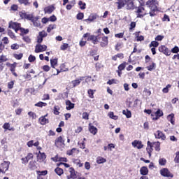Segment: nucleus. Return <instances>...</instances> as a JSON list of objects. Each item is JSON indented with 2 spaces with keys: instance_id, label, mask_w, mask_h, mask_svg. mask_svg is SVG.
Here are the masks:
<instances>
[{
  "instance_id": "nucleus-41",
  "label": "nucleus",
  "mask_w": 179,
  "mask_h": 179,
  "mask_svg": "<svg viewBox=\"0 0 179 179\" xmlns=\"http://www.w3.org/2000/svg\"><path fill=\"white\" fill-rule=\"evenodd\" d=\"M159 163L160 166H166V163H167V161L164 158H160L159 159Z\"/></svg>"
},
{
  "instance_id": "nucleus-44",
  "label": "nucleus",
  "mask_w": 179,
  "mask_h": 179,
  "mask_svg": "<svg viewBox=\"0 0 179 179\" xmlns=\"http://www.w3.org/2000/svg\"><path fill=\"white\" fill-rule=\"evenodd\" d=\"M155 68H156V64L155 63H152L151 65L147 66V69L148 71H153V69H155Z\"/></svg>"
},
{
  "instance_id": "nucleus-58",
  "label": "nucleus",
  "mask_w": 179,
  "mask_h": 179,
  "mask_svg": "<svg viewBox=\"0 0 179 179\" xmlns=\"http://www.w3.org/2000/svg\"><path fill=\"white\" fill-rule=\"evenodd\" d=\"M175 163H179V151L176 152V157L174 159Z\"/></svg>"
},
{
  "instance_id": "nucleus-60",
  "label": "nucleus",
  "mask_w": 179,
  "mask_h": 179,
  "mask_svg": "<svg viewBox=\"0 0 179 179\" xmlns=\"http://www.w3.org/2000/svg\"><path fill=\"white\" fill-rule=\"evenodd\" d=\"M39 36L42 37L44 38V37H47V34L45 33V31H42L39 32Z\"/></svg>"
},
{
  "instance_id": "nucleus-40",
  "label": "nucleus",
  "mask_w": 179,
  "mask_h": 179,
  "mask_svg": "<svg viewBox=\"0 0 179 179\" xmlns=\"http://www.w3.org/2000/svg\"><path fill=\"white\" fill-rule=\"evenodd\" d=\"M78 5L80 6V9H86V3H83V1H79Z\"/></svg>"
},
{
  "instance_id": "nucleus-61",
  "label": "nucleus",
  "mask_w": 179,
  "mask_h": 179,
  "mask_svg": "<svg viewBox=\"0 0 179 179\" xmlns=\"http://www.w3.org/2000/svg\"><path fill=\"white\" fill-rule=\"evenodd\" d=\"M83 120H89V113H87V112H84L83 113Z\"/></svg>"
},
{
  "instance_id": "nucleus-59",
  "label": "nucleus",
  "mask_w": 179,
  "mask_h": 179,
  "mask_svg": "<svg viewBox=\"0 0 179 179\" xmlns=\"http://www.w3.org/2000/svg\"><path fill=\"white\" fill-rule=\"evenodd\" d=\"M115 37H116V38H122V37H124V33L121 32L119 34H115Z\"/></svg>"
},
{
  "instance_id": "nucleus-8",
  "label": "nucleus",
  "mask_w": 179,
  "mask_h": 179,
  "mask_svg": "<svg viewBox=\"0 0 179 179\" xmlns=\"http://www.w3.org/2000/svg\"><path fill=\"white\" fill-rule=\"evenodd\" d=\"M160 174L163 177H170L171 178H173V176L171 173H170V171L167 169L166 168H164L161 169Z\"/></svg>"
},
{
  "instance_id": "nucleus-19",
  "label": "nucleus",
  "mask_w": 179,
  "mask_h": 179,
  "mask_svg": "<svg viewBox=\"0 0 179 179\" xmlns=\"http://www.w3.org/2000/svg\"><path fill=\"white\" fill-rule=\"evenodd\" d=\"M155 135V138H157V139H162V141H164V139H166V135H164V134H163V132L160 131H157Z\"/></svg>"
},
{
  "instance_id": "nucleus-38",
  "label": "nucleus",
  "mask_w": 179,
  "mask_h": 179,
  "mask_svg": "<svg viewBox=\"0 0 179 179\" xmlns=\"http://www.w3.org/2000/svg\"><path fill=\"white\" fill-rule=\"evenodd\" d=\"M8 61V59L6 58V56L1 55L0 57V68L2 66L3 62H6Z\"/></svg>"
},
{
  "instance_id": "nucleus-62",
  "label": "nucleus",
  "mask_w": 179,
  "mask_h": 179,
  "mask_svg": "<svg viewBox=\"0 0 179 179\" xmlns=\"http://www.w3.org/2000/svg\"><path fill=\"white\" fill-rule=\"evenodd\" d=\"M11 50H19V45L17 43L11 45Z\"/></svg>"
},
{
  "instance_id": "nucleus-28",
  "label": "nucleus",
  "mask_w": 179,
  "mask_h": 179,
  "mask_svg": "<svg viewBox=\"0 0 179 179\" xmlns=\"http://www.w3.org/2000/svg\"><path fill=\"white\" fill-rule=\"evenodd\" d=\"M29 169H30V170H36L37 169V165H36L35 161H31L29 162Z\"/></svg>"
},
{
  "instance_id": "nucleus-63",
  "label": "nucleus",
  "mask_w": 179,
  "mask_h": 179,
  "mask_svg": "<svg viewBox=\"0 0 179 179\" xmlns=\"http://www.w3.org/2000/svg\"><path fill=\"white\" fill-rule=\"evenodd\" d=\"M13 85H15V82L10 81L8 83V89H13Z\"/></svg>"
},
{
  "instance_id": "nucleus-26",
  "label": "nucleus",
  "mask_w": 179,
  "mask_h": 179,
  "mask_svg": "<svg viewBox=\"0 0 179 179\" xmlns=\"http://www.w3.org/2000/svg\"><path fill=\"white\" fill-rule=\"evenodd\" d=\"M89 131L91 134H92V135H96V134H97V129L96 128V127L90 124L89 126Z\"/></svg>"
},
{
  "instance_id": "nucleus-35",
  "label": "nucleus",
  "mask_w": 179,
  "mask_h": 179,
  "mask_svg": "<svg viewBox=\"0 0 179 179\" xmlns=\"http://www.w3.org/2000/svg\"><path fill=\"white\" fill-rule=\"evenodd\" d=\"M20 3L24 5L25 6H30L31 3L29 0H19Z\"/></svg>"
},
{
  "instance_id": "nucleus-6",
  "label": "nucleus",
  "mask_w": 179,
  "mask_h": 179,
  "mask_svg": "<svg viewBox=\"0 0 179 179\" xmlns=\"http://www.w3.org/2000/svg\"><path fill=\"white\" fill-rule=\"evenodd\" d=\"M8 27L15 30V33H17L20 29V24L19 22H10Z\"/></svg>"
},
{
  "instance_id": "nucleus-46",
  "label": "nucleus",
  "mask_w": 179,
  "mask_h": 179,
  "mask_svg": "<svg viewBox=\"0 0 179 179\" xmlns=\"http://www.w3.org/2000/svg\"><path fill=\"white\" fill-rule=\"evenodd\" d=\"M127 65V62L122 63L120 65L118 66L119 71H124L125 69V66Z\"/></svg>"
},
{
  "instance_id": "nucleus-10",
  "label": "nucleus",
  "mask_w": 179,
  "mask_h": 179,
  "mask_svg": "<svg viewBox=\"0 0 179 179\" xmlns=\"http://www.w3.org/2000/svg\"><path fill=\"white\" fill-rule=\"evenodd\" d=\"M10 164V162L9 161H4L1 164V169L4 171V173L9 170V166Z\"/></svg>"
},
{
  "instance_id": "nucleus-18",
  "label": "nucleus",
  "mask_w": 179,
  "mask_h": 179,
  "mask_svg": "<svg viewBox=\"0 0 179 179\" xmlns=\"http://www.w3.org/2000/svg\"><path fill=\"white\" fill-rule=\"evenodd\" d=\"M66 110H72L75 108V103H72L70 100L66 101Z\"/></svg>"
},
{
  "instance_id": "nucleus-12",
  "label": "nucleus",
  "mask_w": 179,
  "mask_h": 179,
  "mask_svg": "<svg viewBox=\"0 0 179 179\" xmlns=\"http://www.w3.org/2000/svg\"><path fill=\"white\" fill-rule=\"evenodd\" d=\"M83 80V77H80V79L78 80H74L73 81H71L70 83L71 87L73 88V87H76V86H79V85H80V82H82Z\"/></svg>"
},
{
  "instance_id": "nucleus-31",
  "label": "nucleus",
  "mask_w": 179,
  "mask_h": 179,
  "mask_svg": "<svg viewBox=\"0 0 179 179\" xmlns=\"http://www.w3.org/2000/svg\"><path fill=\"white\" fill-rule=\"evenodd\" d=\"M3 129H8V131H15V128L10 127V124L9 123H5L3 125Z\"/></svg>"
},
{
  "instance_id": "nucleus-16",
  "label": "nucleus",
  "mask_w": 179,
  "mask_h": 179,
  "mask_svg": "<svg viewBox=\"0 0 179 179\" xmlns=\"http://www.w3.org/2000/svg\"><path fill=\"white\" fill-rule=\"evenodd\" d=\"M127 0H117V2H116L117 5V9H122L127 5Z\"/></svg>"
},
{
  "instance_id": "nucleus-42",
  "label": "nucleus",
  "mask_w": 179,
  "mask_h": 179,
  "mask_svg": "<svg viewBox=\"0 0 179 179\" xmlns=\"http://www.w3.org/2000/svg\"><path fill=\"white\" fill-rule=\"evenodd\" d=\"M36 174L39 175L41 176H47V174H48V171H37Z\"/></svg>"
},
{
  "instance_id": "nucleus-37",
  "label": "nucleus",
  "mask_w": 179,
  "mask_h": 179,
  "mask_svg": "<svg viewBox=\"0 0 179 179\" xmlns=\"http://www.w3.org/2000/svg\"><path fill=\"white\" fill-rule=\"evenodd\" d=\"M54 29H57V25L55 24H50L47 29L48 33H51L52 30H54Z\"/></svg>"
},
{
  "instance_id": "nucleus-3",
  "label": "nucleus",
  "mask_w": 179,
  "mask_h": 179,
  "mask_svg": "<svg viewBox=\"0 0 179 179\" xmlns=\"http://www.w3.org/2000/svg\"><path fill=\"white\" fill-rule=\"evenodd\" d=\"M55 145L57 146V148H64V146H65V140H64L62 136H60L56 138Z\"/></svg>"
},
{
  "instance_id": "nucleus-64",
  "label": "nucleus",
  "mask_w": 179,
  "mask_h": 179,
  "mask_svg": "<svg viewBox=\"0 0 179 179\" xmlns=\"http://www.w3.org/2000/svg\"><path fill=\"white\" fill-rule=\"evenodd\" d=\"M23 40L24 41H25L26 43H30L31 40H30V38H29V36H23Z\"/></svg>"
},
{
  "instance_id": "nucleus-30",
  "label": "nucleus",
  "mask_w": 179,
  "mask_h": 179,
  "mask_svg": "<svg viewBox=\"0 0 179 179\" xmlns=\"http://www.w3.org/2000/svg\"><path fill=\"white\" fill-rule=\"evenodd\" d=\"M50 65L52 68H55L58 65V59H50Z\"/></svg>"
},
{
  "instance_id": "nucleus-43",
  "label": "nucleus",
  "mask_w": 179,
  "mask_h": 179,
  "mask_svg": "<svg viewBox=\"0 0 179 179\" xmlns=\"http://www.w3.org/2000/svg\"><path fill=\"white\" fill-rule=\"evenodd\" d=\"M35 106L36 107H45V106H47V103L40 101L36 103Z\"/></svg>"
},
{
  "instance_id": "nucleus-23",
  "label": "nucleus",
  "mask_w": 179,
  "mask_h": 179,
  "mask_svg": "<svg viewBox=\"0 0 179 179\" xmlns=\"http://www.w3.org/2000/svg\"><path fill=\"white\" fill-rule=\"evenodd\" d=\"M149 173V170L148 169V167L146 166H143L140 169V173L141 176H148Z\"/></svg>"
},
{
  "instance_id": "nucleus-7",
  "label": "nucleus",
  "mask_w": 179,
  "mask_h": 179,
  "mask_svg": "<svg viewBox=\"0 0 179 179\" xmlns=\"http://www.w3.org/2000/svg\"><path fill=\"white\" fill-rule=\"evenodd\" d=\"M20 16L22 17V19H27V20L34 22V17H33V14H27L24 12H20Z\"/></svg>"
},
{
  "instance_id": "nucleus-48",
  "label": "nucleus",
  "mask_w": 179,
  "mask_h": 179,
  "mask_svg": "<svg viewBox=\"0 0 179 179\" xmlns=\"http://www.w3.org/2000/svg\"><path fill=\"white\" fill-rule=\"evenodd\" d=\"M28 60L29 61V62H34L36 61V56L30 55L28 57Z\"/></svg>"
},
{
  "instance_id": "nucleus-57",
  "label": "nucleus",
  "mask_w": 179,
  "mask_h": 179,
  "mask_svg": "<svg viewBox=\"0 0 179 179\" xmlns=\"http://www.w3.org/2000/svg\"><path fill=\"white\" fill-rule=\"evenodd\" d=\"M163 38H164V36L158 35L155 38V41H162V40H163Z\"/></svg>"
},
{
  "instance_id": "nucleus-25",
  "label": "nucleus",
  "mask_w": 179,
  "mask_h": 179,
  "mask_svg": "<svg viewBox=\"0 0 179 179\" xmlns=\"http://www.w3.org/2000/svg\"><path fill=\"white\" fill-rule=\"evenodd\" d=\"M99 38L97 36L94 35H90V36L87 38V41H92L93 44H96V43L98 41Z\"/></svg>"
},
{
  "instance_id": "nucleus-5",
  "label": "nucleus",
  "mask_w": 179,
  "mask_h": 179,
  "mask_svg": "<svg viewBox=\"0 0 179 179\" xmlns=\"http://www.w3.org/2000/svg\"><path fill=\"white\" fill-rule=\"evenodd\" d=\"M47 50V45H41V44H37L35 46V52L36 54H38V52H44V51Z\"/></svg>"
},
{
  "instance_id": "nucleus-51",
  "label": "nucleus",
  "mask_w": 179,
  "mask_h": 179,
  "mask_svg": "<svg viewBox=\"0 0 179 179\" xmlns=\"http://www.w3.org/2000/svg\"><path fill=\"white\" fill-rule=\"evenodd\" d=\"M170 87H171V85L168 84L166 87H164L162 90L163 93H167L169 92V89H170Z\"/></svg>"
},
{
  "instance_id": "nucleus-45",
  "label": "nucleus",
  "mask_w": 179,
  "mask_h": 179,
  "mask_svg": "<svg viewBox=\"0 0 179 179\" xmlns=\"http://www.w3.org/2000/svg\"><path fill=\"white\" fill-rule=\"evenodd\" d=\"M150 47H159V42L156 41H152L150 44Z\"/></svg>"
},
{
  "instance_id": "nucleus-32",
  "label": "nucleus",
  "mask_w": 179,
  "mask_h": 179,
  "mask_svg": "<svg viewBox=\"0 0 179 179\" xmlns=\"http://www.w3.org/2000/svg\"><path fill=\"white\" fill-rule=\"evenodd\" d=\"M168 121L171 122L172 125H174V114H171L167 116Z\"/></svg>"
},
{
  "instance_id": "nucleus-56",
  "label": "nucleus",
  "mask_w": 179,
  "mask_h": 179,
  "mask_svg": "<svg viewBox=\"0 0 179 179\" xmlns=\"http://www.w3.org/2000/svg\"><path fill=\"white\" fill-rule=\"evenodd\" d=\"M48 19L49 22H57V17L55 15H52Z\"/></svg>"
},
{
  "instance_id": "nucleus-54",
  "label": "nucleus",
  "mask_w": 179,
  "mask_h": 179,
  "mask_svg": "<svg viewBox=\"0 0 179 179\" xmlns=\"http://www.w3.org/2000/svg\"><path fill=\"white\" fill-rule=\"evenodd\" d=\"M69 45H68V43H64L63 45H61L60 50H62V51H65V50L68 48Z\"/></svg>"
},
{
  "instance_id": "nucleus-34",
  "label": "nucleus",
  "mask_w": 179,
  "mask_h": 179,
  "mask_svg": "<svg viewBox=\"0 0 179 179\" xmlns=\"http://www.w3.org/2000/svg\"><path fill=\"white\" fill-rule=\"evenodd\" d=\"M108 115L109 118H111L112 120H118V116L115 115L114 112H109Z\"/></svg>"
},
{
  "instance_id": "nucleus-36",
  "label": "nucleus",
  "mask_w": 179,
  "mask_h": 179,
  "mask_svg": "<svg viewBox=\"0 0 179 179\" xmlns=\"http://www.w3.org/2000/svg\"><path fill=\"white\" fill-rule=\"evenodd\" d=\"M106 159L99 157L96 159V163H98V164H102V163H106Z\"/></svg>"
},
{
  "instance_id": "nucleus-39",
  "label": "nucleus",
  "mask_w": 179,
  "mask_h": 179,
  "mask_svg": "<svg viewBox=\"0 0 179 179\" xmlns=\"http://www.w3.org/2000/svg\"><path fill=\"white\" fill-rule=\"evenodd\" d=\"M32 23H34V26H35L36 27H40V26H41V24L38 20H37L36 18L34 19V21H32Z\"/></svg>"
},
{
  "instance_id": "nucleus-47",
  "label": "nucleus",
  "mask_w": 179,
  "mask_h": 179,
  "mask_svg": "<svg viewBox=\"0 0 179 179\" xmlns=\"http://www.w3.org/2000/svg\"><path fill=\"white\" fill-rule=\"evenodd\" d=\"M171 52H173V54H178L179 52V48L178 46H175L171 49Z\"/></svg>"
},
{
  "instance_id": "nucleus-22",
  "label": "nucleus",
  "mask_w": 179,
  "mask_h": 179,
  "mask_svg": "<svg viewBox=\"0 0 179 179\" xmlns=\"http://www.w3.org/2000/svg\"><path fill=\"white\" fill-rule=\"evenodd\" d=\"M47 115L45 116H42L39 118V122L41 125H45V124H48V119L46 118Z\"/></svg>"
},
{
  "instance_id": "nucleus-11",
  "label": "nucleus",
  "mask_w": 179,
  "mask_h": 179,
  "mask_svg": "<svg viewBox=\"0 0 179 179\" xmlns=\"http://www.w3.org/2000/svg\"><path fill=\"white\" fill-rule=\"evenodd\" d=\"M45 159H47V155H45V153L39 151L37 155V161L39 162V163H43Z\"/></svg>"
},
{
  "instance_id": "nucleus-55",
  "label": "nucleus",
  "mask_w": 179,
  "mask_h": 179,
  "mask_svg": "<svg viewBox=\"0 0 179 179\" xmlns=\"http://www.w3.org/2000/svg\"><path fill=\"white\" fill-rule=\"evenodd\" d=\"M85 15L83 14V13H80L77 15V19L78 20H82V19H83Z\"/></svg>"
},
{
  "instance_id": "nucleus-49",
  "label": "nucleus",
  "mask_w": 179,
  "mask_h": 179,
  "mask_svg": "<svg viewBox=\"0 0 179 179\" xmlns=\"http://www.w3.org/2000/svg\"><path fill=\"white\" fill-rule=\"evenodd\" d=\"M88 94H89V97H90V99H94V92H93L92 90H89L87 92Z\"/></svg>"
},
{
  "instance_id": "nucleus-27",
  "label": "nucleus",
  "mask_w": 179,
  "mask_h": 179,
  "mask_svg": "<svg viewBox=\"0 0 179 179\" xmlns=\"http://www.w3.org/2000/svg\"><path fill=\"white\" fill-rule=\"evenodd\" d=\"M152 148H155V150H156V152H160V142L157 141V142H154L152 143Z\"/></svg>"
},
{
  "instance_id": "nucleus-9",
  "label": "nucleus",
  "mask_w": 179,
  "mask_h": 179,
  "mask_svg": "<svg viewBox=\"0 0 179 179\" xmlns=\"http://www.w3.org/2000/svg\"><path fill=\"white\" fill-rule=\"evenodd\" d=\"M69 173H70V178L72 179H76L78 177H80V173H78V171H76L73 168L69 169Z\"/></svg>"
},
{
  "instance_id": "nucleus-4",
  "label": "nucleus",
  "mask_w": 179,
  "mask_h": 179,
  "mask_svg": "<svg viewBox=\"0 0 179 179\" xmlns=\"http://www.w3.org/2000/svg\"><path fill=\"white\" fill-rule=\"evenodd\" d=\"M158 50L159 52H162L163 54H164V55H166L167 57L171 55V51H170V50H169V48L165 45L159 46Z\"/></svg>"
},
{
  "instance_id": "nucleus-2",
  "label": "nucleus",
  "mask_w": 179,
  "mask_h": 179,
  "mask_svg": "<svg viewBox=\"0 0 179 179\" xmlns=\"http://www.w3.org/2000/svg\"><path fill=\"white\" fill-rule=\"evenodd\" d=\"M136 13L137 15V17L142 18L144 16H146L148 13H146V11H145V8L143 6H139L137 8V10L136 11Z\"/></svg>"
},
{
  "instance_id": "nucleus-53",
  "label": "nucleus",
  "mask_w": 179,
  "mask_h": 179,
  "mask_svg": "<svg viewBox=\"0 0 179 179\" xmlns=\"http://www.w3.org/2000/svg\"><path fill=\"white\" fill-rule=\"evenodd\" d=\"M19 30L22 34H27V33H29V29H24V28H22L20 27Z\"/></svg>"
},
{
  "instance_id": "nucleus-13",
  "label": "nucleus",
  "mask_w": 179,
  "mask_h": 179,
  "mask_svg": "<svg viewBox=\"0 0 179 179\" xmlns=\"http://www.w3.org/2000/svg\"><path fill=\"white\" fill-rule=\"evenodd\" d=\"M126 5L127 9L129 10H132L135 9V4H134V0H127Z\"/></svg>"
},
{
  "instance_id": "nucleus-14",
  "label": "nucleus",
  "mask_w": 179,
  "mask_h": 179,
  "mask_svg": "<svg viewBox=\"0 0 179 179\" xmlns=\"http://www.w3.org/2000/svg\"><path fill=\"white\" fill-rule=\"evenodd\" d=\"M131 144L134 148H136L138 149H142V148H143V145L141 141L135 140L131 143Z\"/></svg>"
},
{
  "instance_id": "nucleus-50",
  "label": "nucleus",
  "mask_w": 179,
  "mask_h": 179,
  "mask_svg": "<svg viewBox=\"0 0 179 179\" xmlns=\"http://www.w3.org/2000/svg\"><path fill=\"white\" fill-rule=\"evenodd\" d=\"M53 110H54V114H55V115H59V106H55Z\"/></svg>"
},
{
  "instance_id": "nucleus-24",
  "label": "nucleus",
  "mask_w": 179,
  "mask_h": 179,
  "mask_svg": "<svg viewBox=\"0 0 179 179\" xmlns=\"http://www.w3.org/2000/svg\"><path fill=\"white\" fill-rule=\"evenodd\" d=\"M163 116V111H162L160 109H158L155 112V117H153L154 121H156V120H159L160 117Z\"/></svg>"
},
{
  "instance_id": "nucleus-33",
  "label": "nucleus",
  "mask_w": 179,
  "mask_h": 179,
  "mask_svg": "<svg viewBox=\"0 0 179 179\" xmlns=\"http://www.w3.org/2000/svg\"><path fill=\"white\" fill-rule=\"evenodd\" d=\"M55 171L57 176H62V174H64V170L59 167L56 168Z\"/></svg>"
},
{
  "instance_id": "nucleus-52",
  "label": "nucleus",
  "mask_w": 179,
  "mask_h": 179,
  "mask_svg": "<svg viewBox=\"0 0 179 179\" xmlns=\"http://www.w3.org/2000/svg\"><path fill=\"white\" fill-rule=\"evenodd\" d=\"M14 58H15V59H22V58H23V54L20 53V54H15L14 55Z\"/></svg>"
},
{
  "instance_id": "nucleus-21",
  "label": "nucleus",
  "mask_w": 179,
  "mask_h": 179,
  "mask_svg": "<svg viewBox=\"0 0 179 179\" xmlns=\"http://www.w3.org/2000/svg\"><path fill=\"white\" fill-rule=\"evenodd\" d=\"M99 16L97 14H91L87 19L85 20V22H94Z\"/></svg>"
},
{
  "instance_id": "nucleus-20",
  "label": "nucleus",
  "mask_w": 179,
  "mask_h": 179,
  "mask_svg": "<svg viewBox=\"0 0 179 179\" xmlns=\"http://www.w3.org/2000/svg\"><path fill=\"white\" fill-rule=\"evenodd\" d=\"M101 47H107L108 45V37L103 36L101 38Z\"/></svg>"
},
{
  "instance_id": "nucleus-17",
  "label": "nucleus",
  "mask_w": 179,
  "mask_h": 179,
  "mask_svg": "<svg viewBox=\"0 0 179 179\" xmlns=\"http://www.w3.org/2000/svg\"><path fill=\"white\" fill-rule=\"evenodd\" d=\"M53 10H55V7L52 5L48 6L44 8L45 13H48V15H51Z\"/></svg>"
},
{
  "instance_id": "nucleus-1",
  "label": "nucleus",
  "mask_w": 179,
  "mask_h": 179,
  "mask_svg": "<svg viewBox=\"0 0 179 179\" xmlns=\"http://www.w3.org/2000/svg\"><path fill=\"white\" fill-rule=\"evenodd\" d=\"M147 6L150 8V16H155V13L156 10H157V6L159 5V1L157 0H148L146 2Z\"/></svg>"
},
{
  "instance_id": "nucleus-29",
  "label": "nucleus",
  "mask_w": 179,
  "mask_h": 179,
  "mask_svg": "<svg viewBox=\"0 0 179 179\" xmlns=\"http://www.w3.org/2000/svg\"><path fill=\"white\" fill-rule=\"evenodd\" d=\"M122 114L127 117V118H131L132 117V113H131V110L127 109L124 110L122 111Z\"/></svg>"
},
{
  "instance_id": "nucleus-15",
  "label": "nucleus",
  "mask_w": 179,
  "mask_h": 179,
  "mask_svg": "<svg viewBox=\"0 0 179 179\" xmlns=\"http://www.w3.org/2000/svg\"><path fill=\"white\" fill-rule=\"evenodd\" d=\"M146 150L149 155V157H150V156H152V152H153V145H152V142L148 141Z\"/></svg>"
}]
</instances>
